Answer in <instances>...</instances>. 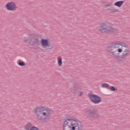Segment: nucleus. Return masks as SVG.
I'll use <instances>...</instances> for the list:
<instances>
[{"label":"nucleus","mask_w":130,"mask_h":130,"mask_svg":"<svg viewBox=\"0 0 130 130\" xmlns=\"http://www.w3.org/2000/svg\"><path fill=\"white\" fill-rule=\"evenodd\" d=\"M108 51L115 57H119L121 53L122 56H127L129 54L130 49L127 44L119 41L110 45L108 48Z\"/></svg>","instance_id":"obj_1"},{"label":"nucleus","mask_w":130,"mask_h":130,"mask_svg":"<svg viewBox=\"0 0 130 130\" xmlns=\"http://www.w3.org/2000/svg\"><path fill=\"white\" fill-rule=\"evenodd\" d=\"M62 127L63 130H84L82 123L75 118H70L64 120Z\"/></svg>","instance_id":"obj_2"},{"label":"nucleus","mask_w":130,"mask_h":130,"mask_svg":"<svg viewBox=\"0 0 130 130\" xmlns=\"http://www.w3.org/2000/svg\"><path fill=\"white\" fill-rule=\"evenodd\" d=\"M51 109L45 106H41L34 110V114L38 120L46 121L51 115Z\"/></svg>","instance_id":"obj_3"},{"label":"nucleus","mask_w":130,"mask_h":130,"mask_svg":"<svg viewBox=\"0 0 130 130\" xmlns=\"http://www.w3.org/2000/svg\"><path fill=\"white\" fill-rule=\"evenodd\" d=\"M40 49L43 52L51 50L53 48V45L50 43L49 39H42L40 41Z\"/></svg>","instance_id":"obj_4"},{"label":"nucleus","mask_w":130,"mask_h":130,"mask_svg":"<svg viewBox=\"0 0 130 130\" xmlns=\"http://www.w3.org/2000/svg\"><path fill=\"white\" fill-rule=\"evenodd\" d=\"M99 31L100 33H111V32H113V27H107V24L106 23H103L99 27Z\"/></svg>","instance_id":"obj_5"},{"label":"nucleus","mask_w":130,"mask_h":130,"mask_svg":"<svg viewBox=\"0 0 130 130\" xmlns=\"http://www.w3.org/2000/svg\"><path fill=\"white\" fill-rule=\"evenodd\" d=\"M5 8L7 11L14 12L17 10V5L14 2H9L6 4Z\"/></svg>","instance_id":"obj_6"},{"label":"nucleus","mask_w":130,"mask_h":130,"mask_svg":"<svg viewBox=\"0 0 130 130\" xmlns=\"http://www.w3.org/2000/svg\"><path fill=\"white\" fill-rule=\"evenodd\" d=\"M71 92L73 93V94H76V95H77V96H82L83 93V91H82V89L77 85L74 86Z\"/></svg>","instance_id":"obj_7"},{"label":"nucleus","mask_w":130,"mask_h":130,"mask_svg":"<svg viewBox=\"0 0 130 130\" xmlns=\"http://www.w3.org/2000/svg\"><path fill=\"white\" fill-rule=\"evenodd\" d=\"M24 42L25 43H28L29 45H33L36 42L35 38L33 36L29 35L28 37L24 38Z\"/></svg>","instance_id":"obj_8"},{"label":"nucleus","mask_w":130,"mask_h":130,"mask_svg":"<svg viewBox=\"0 0 130 130\" xmlns=\"http://www.w3.org/2000/svg\"><path fill=\"white\" fill-rule=\"evenodd\" d=\"M89 99L94 104H99L102 101L101 98L96 94L89 96Z\"/></svg>","instance_id":"obj_9"},{"label":"nucleus","mask_w":130,"mask_h":130,"mask_svg":"<svg viewBox=\"0 0 130 130\" xmlns=\"http://www.w3.org/2000/svg\"><path fill=\"white\" fill-rule=\"evenodd\" d=\"M86 113L88 116L93 117L94 118L99 116V115L98 114V111L96 109L89 110L87 111Z\"/></svg>","instance_id":"obj_10"},{"label":"nucleus","mask_w":130,"mask_h":130,"mask_svg":"<svg viewBox=\"0 0 130 130\" xmlns=\"http://www.w3.org/2000/svg\"><path fill=\"white\" fill-rule=\"evenodd\" d=\"M24 128L25 130H39V128L36 126H33L31 123L28 122L25 126Z\"/></svg>","instance_id":"obj_11"},{"label":"nucleus","mask_w":130,"mask_h":130,"mask_svg":"<svg viewBox=\"0 0 130 130\" xmlns=\"http://www.w3.org/2000/svg\"><path fill=\"white\" fill-rule=\"evenodd\" d=\"M124 3V2L123 1H118V2H115L114 4V6H115V7H118V8H120V7H121V6L123 5Z\"/></svg>","instance_id":"obj_12"},{"label":"nucleus","mask_w":130,"mask_h":130,"mask_svg":"<svg viewBox=\"0 0 130 130\" xmlns=\"http://www.w3.org/2000/svg\"><path fill=\"white\" fill-rule=\"evenodd\" d=\"M57 64L58 67H61V66H62V58L61 57H60L57 59Z\"/></svg>","instance_id":"obj_13"},{"label":"nucleus","mask_w":130,"mask_h":130,"mask_svg":"<svg viewBox=\"0 0 130 130\" xmlns=\"http://www.w3.org/2000/svg\"><path fill=\"white\" fill-rule=\"evenodd\" d=\"M109 87V84L107 83H104L102 85V88H108Z\"/></svg>","instance_id":"obj_14"},{"label":"nucleus","mask_w":130,"mask_h":130,"mask_svg":"<svg viewBox=\"0 0 130 130\" xmlns=\"http://www.w3.org/2000/svg\"><path fill=\"white\" fill-rule=\"evenodd\" d=\"M26 64H25V62H20L18 63V66H20V67H24V66H25Z\"/></svg>","instance_id":"obj_15"},{"label":"nucleus","mask_w":130,"mask_h":130,"mask_svg":"<svg viewBox=\"0 0 130 130\" xmlns=\"http://www.w3.org/2000/svg\"><path fill=\"white\" fill-rule=\"evenodd\" d=\"M110 89L111 90V91H113V92H114L116 90V88H115V87H114V86H111L110 87Z\"/></svg>","instance_id":"obj_16"},{"label":"nucleus","mask_w":130,"mask_h":130,"mask_svg":"<svg viewBox=\"0 0 130 130\" xmlns=\"http://www.w3.org/2000/svg\"><path fill=\"white\" fill-rule=\"evenodd\" d=\"M117 12H118V11L116 9H112V13H116Z\"/></svg>","instance_id":"obj_17"}]
</instances>
